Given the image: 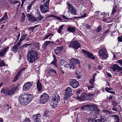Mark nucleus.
<instances>
[{
  "label": "nucleus",
  "instance_id": "f257e3e1",
  "mask_svg": "<svg viewBox=\"0 0 122 122\" xmlns=\"http://www.w3.org/2000/svg\"><path fill=\"white\" fill-rule=\"evenodd\" d=\"M31 46H33L27 55V61L30 63H32L36 61L39 57L38 53L36 50L38 51L40 49V46L37 43H32L31 44Z\"/></svg>",
  "mask_w": 122,
  "mask_h": 122
},
{
  "label": "nucleus",
  "instance_id": "f03ea898",
  "mask_svg": "<svg viewBox=\"0 0 122 122\" xmlns=\"http://www.w3.org/2000/svg\"><path fill=\"white\" fill-rule=\"evenodd\" d=\"M33 97L30 94L25 93L22 94L19 98V100L20 104L23 105H26L32 100Z\"/></svg>",
  "mask_w": 122,
  "mask_h": 122
},
{
  "label": "nucleus",
  "instance_id": "7ed1b4c3",
  "mask_svg": "<svg viewBox=\"0 0 122 122\" xmlns=\"http://www.w3.org/2000/svg\"><path fill=\"white\" fill-rule=\"evenodd\" d=\"M50 0H45L44 3L40 5L41 11L43 13H46L49 11V6Z\"/></svg>",
  "mask_w": 122,
  "mask_h": 122
},
{
  "label": "nucleus",
  "instance_id": "20e7f679",
  "mask_svg": "<svg viewBox=\"0 0 122 122\" xmlns=\"http://www.w3.org/2000/svg\"><path fill=\"white\" fill-rule=\"evenodd\" d=\"M116 62L122 67L117 64H114L111 66V68L114 71L117 70L118 72L122 71V59L118 60Z\"/></svg>",
  "mask_w": 122,
  "mask_h": 122
},
{
  "label": "nucleus",
  "instance_id": "39448f33",
  "mask_svg": "<svg viewBox=\"0 0 122 122\" xmlns=\"http://www.w3.org/2000/svg\"><path fill=\"white\" fill-rule=\"evenodd\" d=\"M49 96L45 93H43L41 95L40 97V103L44 104L48 100Z\"/></svg>",
  "mask_w": 122,
  "mask_h": 122
},
{
  "label": "nucleus",
  "instance_id": "423d86ee",
  "mask_svg": "<svg viewBox=\"0 0 122 122\" xmlns=\"http://www.w3.org/2000/svg\"><path fill=\"white\" fill-rule=\"evenodd\" d=\"M96 75V73H94L93 75L92 78L89 81V84H88L87 86L88 89L89 90H91L92 88H94L95 86L94 85V82L95 78V76Z\"/></svg>",
  "mask_w": 122,
  "mask_h": 122
},
{
  "label": "nucleus",
  "instance_id": "0eeeda50",
  "mask_svg": "<svg viewBox=\"0 0 122 122\" xmlns=\"http://www.w3.org/2000/svg\"><path fill=\"white\" fill-rule=\"evenodd\" d=\"M0 92L2 93H4L6 96H11L13 95L11 89L7 87L2 88Z\"/></svg>",
  "mask_w": 122,
  "mask_h": 122
},
{
  "label": "nucleus",
  "instance_id": "6e6552de",
  "mask_svg": "<svg viewBox=\"0 0 122 122\" xmlns=\"http://www.w3.org/2000/svg\"><path fill=\"white\" fill-rule=\"evenodd\" d=\"M69 46L77 50L81 47V45L78 42L75 41L71 42L69 44Z\"/></svg>",
  "mask_w": 122,
  "mask_h": 122
},
{
  "label": "nucleus",
  "instance_id": "1a4fd4ad",
  "mask_svg": "<svg viewBox=\"0 0 122 122\" xmlns=\"http://www.w3.org/2000/svg\"><path fill=\"white\" fill-rule=\"evenodd\" d=\"M107 52L106 50L105 49H102L98 51L99 55L102 58H105L108 56Z\"/></svg>",
  "mask_w": 122,
  "mask_h": 122
},
{
  "label": "nucleus",
  "instance_id": "9d476101",
  "mask_svg": "<svg viewBox=\"0 0 122 122\" xmlns=\"http://www.w3.org/2000/svg\"><path fill=\"white\" fill-rule=\"evenodd\" d=\"M69 82L70 85L74 88H77L79 86L78 82L75 79H71Z\"/></svg>",
  "mask_w": 122,
  "mask_h": 122
},
{
  "label": "nucleus",
  "instance_id": "9b49d317",
  "mask_svg": "<svg viewBox=\"0 0 122 122\" xmlns=\"http://www.w3.org/2000/svg\"><path fill=\"white\" fill-rule=\"evenodd\" d=\"M32 84V82H29L25 83L23 87V90L25 91L30 90L31 89Z\"/></svg>",
  "mask_w": 122,
  "mask_h": 122
},
{
  "label": "nucleus",
  "instance_id": "f8f14e48",
  "mask_svg": "<svg viewBox=\"0 0 122 122\" xmlns=\"http://www.w3.org/2000/svg\"><path fill=\"white\" fill-rule=\"evenodd\" d=\"M98 117L96 116L93 118H90L88 121V122H103L102 120H103L102 117H100L99 119H97Z\"/></svg>",
  "mask_w": 122,
  "mask_h": 122
},
{
  "label": "nucleus",
  "instance_id": "ddd939ff",
  "mask_svg": "<svg viewBox=\"0 0 122 122\" xmlns=\"http://www.w3.org/2000/svg\"><path fill=\"white\" fill-rule=\"evenodd\" d=\"M81 51L83 53L85 56H87L89 58H91L92 59H95V57L93 56V55L89 52L83 49H82Z\"/></svg>",
  "mask_w": 122,
  "mask_h": 122
},
{
  "label": "nucleus",
  "instance_id": "4468645a",
  "mask_svg": "<svg viewBox=\"0 0 122 122\" xmlns=\"http://www.w3.org/2000/svg\"><path fill=\"white\" fill-rule=\"evenodd\" d=\"M60 97L57 94H55L53 98V104L56 105L60 101Z\"/></svg>",
  "mask_w": 122,
  "mask_h": 122
},
{
  "label": "nucleus",
  "instance_id": "2eb2a0df",
  "mask_svg": "<svg viewBox=\"0 0 122 122\" xmlns=\"http://www.w3.org/2000/svg\"><path fill=\"white\" fill-rule=\"evenodd\" d=\"M25 68H22L21 69L19 72L17 73L16 75L15 76L14 79L13 80V82H15L18 79V77L19 76H21L22 74L23 73L24 71Z\"/></svg>",
  "mask_w": 122,
  "mask_h": 122
},
{
  "label": "nucleus",
  "instance_id": "dca6fc26",
  "mask_svg": "<svg viewBox=\"0 0 122 122\" xmlns=\"http://www.w3.org/2000/svg\"><path fill=\"white\" fill-rule=\"evenodd\" d=\"M63 47V46L57 47L54 49V51L55 53L57 55H59L61 53Z\"/></svg>",
  "mask_w": 122,
  "mask_h": 122
},
{
  "label": "nucleus",
  "instance_id": "f3484780",
  "mask_svg": "<svg viewBox=\"0 0 122 122\" xmlns=\"http://www.w3.org/2000/svg\"><path fill=\"white\" fill-rule=\"evenodd\" d=\"M9 47L6 46L4 47L0 52V56H2L5 55L8 51Z\"/></svg>",
  "mask_w": 122,
  "mask_h": 122
},
{
  "label": "nucleus",
  "instance_id": "a211bd4d",
  "mask_svg": "<svg viewBox=\"0 0 122 122\" xmlns=\"http://www.w3.org/2000/svg\"><path fill=\"white\" fill-rule=\"evenodd\" d=\"M69 61V63H68L67 65H66V66H65V67L70 69H74L75 68L74 63L73 62V61L72 60H70Z\"/></svg>",
  "mask_w": 122,
  "mask_h": 122
},
{
  "label": "nucleus",
  "instance_id": "6ab92c4d",
  "mask_svg": "<svg viewBox=\"0 0 122 122\" xmlns=\"http://www.w3.org/2000/svg\"><path fill=\"white\" fill-rule=\"evenodd\" d=\"M37 88L38 91L40 93L43 91L41 84L40 82V80H38L37 84Z\"/></svg>",
  "mask_w": 122,
  "mask_h": 122
},
{
  "label": "nucleus",
  "instance_id": "aec40b11",
  "mask_svg": "<svg viewBox=\"0 0 122 122\" xmlns=\"http://www.w3.org/2000/svg\"><path fill=\"white\" fill-rule=\"evenodd\" d=\"M26 16L28 18V20L31 22H33L36 21L37 20V19L36 18L32 16L29 14H27Z\"/></svg>",
  "mask_w": 122,
  "mask_h": 122
},
{
  "label": "nucleus",
  "instance_id": "412c9836",
  "mask_svg": "<svg viewBox=\"0 0 122 122\" xmlns=\"http://www.w3.org/2000/svg\"><path fill=\"white\" fill-rule=\"evenodd\" d=\"M21 44L18 42L17 44L13 46L12 47V49L13 51L15 53H16L17 51L19 48L18 46Z\"/></svg>",
  "mask_w": 122,
  "mask_h": 122
},
{
  "label": "nucleus",
  "instance_id": "4be33fe9",
  "mask_svg": "<svg viewBox=\"0 0 122 122\" xmlns=\"http://www.w3.org/2000/svg\"><path fill=\"white\" fill-rule=\"evenodd\" d=\"M36 16L39 20H40L44 18V17L42 16L40 12L38 11L36 13Z\"/></svg>",
  "mask_w": 122,
  "mask_h": 122
},
{
  "label": "nucleus",
  "instance_id": "5701e85b",
  "mask_svg": "<svg viewBox=\"0 0 122 122\" xmlns=\"http://www.w3.org/2000/svg\"><path fill=\"white\" fill-rule=\"evenodd\" d=\"M81 90H78L76 92V95L74 97L75 99L79 100L81 99V97L79 96L81 92Z\"/></svg>",
  "mask_w": 122,
  "mask_h": 122
},
{
  "label": "nucleus",
  "instance_id": "b1692460",
  "mask_svg": "<svg viewBox=\"0 0 122 122\" xmlns=\"http://www.w3.org/2000/svg\"><path fill=\"white\" fill-rule=\"evenodd\" d=\"M93 96L92 94H89L87 95L85 97V98H86L85 99V100H91L92 99L93 97Z\"/></svg>",
  "mask_w": 122,
  "mask_h": 122
},
{
  "label": "nucleus",
  "instance_id": "393cba45",
  "mask_svg": "<svg viewBox=\"0 0 122 122\" xmlns=\"http://www.w3.org/2000/svg\"><path fill=\"white\" fill-rule=\"evenodd\" d=\"M91 107H94V109H93V110H92V111L93 112H95L96 114H99V110L97 108V107L95 105H92L91 106Z\"/></svg>",
  "mask_w": 122,
  "mask_h": 122
},
{
  "label": "nucleus",
  "instance_id": "a878e982",
  "mask_svg": "<svg viewBox=\"0 0 122 122\" xmlns=\"http://www.w3.org/2000/svg\"><path fill=\"white\" fill-rule=\"evenodd\" d=\"M52 114L51 112L47 110L45 111L44 113L45 116L46 117H49L51 116Z\"/></svg>",
  "mask_w": 122,
  "mask_h": 122
},
{
  "label": "nucleus",
  "instance_id": "bb28decb",
  "mask_svg": "<svg viewBox=\"0 0 122 122\" xmlns=\"http://www.w3.org/2000/svg\"><path fill=\"white\" fill-rule=\"evenodd\" d=\"M27 36V35L26 34H23L21 35L19 41L18 42L21 44V42L25 38V37Z\"/></svg>",
  "mask_w": 122,
  "mask_h": 122
},
{
  "label": "nucleus",
  "instance_id": "cd10ccee",
  "mask_svg": "<svg viewBox=\"0 0 122 122\" xmlns=\"http://www.w3.org/2000/svg\"><path fill=\"white\" fill-rule=\"evenodd\" d=\"M65 93L70 95L71 94L72 92L71 89L69 87H68L66 88L65 90Z\"/></svg>",
  "mask_w": 122,
  "mask_h": 122
},
{
  "label": "nucleus",
  "instance_id": "c85d7f7f",
  "mask_svg": "<svg viewBox=\"0 0 122 122\" xmlns=\"http://www.w3.org/2000/svg\"><path fill=\"white\" fill-rule=\"evenodd\" d=\"M105 89L106 91L112 94H115V92L112 91L113 89L112 88L107 87Z\"/></svg>",
  "mask_w": 122,
  "mask_h": 122
},
{
  "label": "nucleus",
  "instance_id": "c756f323",
  "mask_svg": "<svg viewBox=\"0 0 122 122\" xmlns=\"http://www.w3.org/2000/svg\"><path fill=\"white\" fill-rule=\"evenodd\" d=\"M41 117V114H38L35 115H34L32 117L33 120H36L37 118H40Z\"/></svg>",
  "mask_w": 122,
  "mask_h": 122
},
{
  "label": "nucleus",
  "instance_id": "7c9ffc66",
  "mask_svg": "<svg viewBox=\"0 0 122 122\" xmlns=\"http://www.w3.org/2000/svg\"><path fill=\"white\" fill-rule=\"evenodd\" d=\"M8 17L7 13L6 12L5 13V15L4 16L0 19L2 22L4 20H5Z\"/></svg>",
  "mask_w": 122,
  "mask_h": 122
},
{
  "label": "nucleus",
  "instance_id": "2f4dec72",
  "mask_svg": "<svg viewBox=\"0 0 122 122\" xmlns=\"http://www.w3.org/2000/svg\"><path fill=\"white\" fill-rule=\"evenodd\" d=\"M67 30L68 31L70 32L74 33L76 29L74 27H72L70 26L67 29Z\"/></svg>",
  "mask_w": 122,
  "mask_h": 122
},
{
  "label": "nucleus",
  "instance_id": "473e14b6",
  "mask_svg": "<svg viewBox=\"0 0 122 122\" xmlns=\"http://www.w3.org/2000/svg\"><path fill=\"white\" fill-rule=\"evenodd\" d=\"M53 61L51 62V63L53 64L55 66H56V64L57 60L56 56L54 55L53 56Z\"/></svg>",
  "mask_w": 122,
  "mask_h": 122
},
{
  "label": "nucleus",
  "instance_id": "72a5a7b5",
  "mask_svg": "<svg viewBox=\"0 0 122 122\" xmlns=\"http://www.w3.org/2000/svg\"><path fill=\"white\" fill-rule=\"evenodd\" d=\"M91 106L89 105H86L82 107L81 108V109L82 110H85L87 108H89L91 107Z\"/></svg>",
  "mask_w": 122,
  "mask_h": 122
},
{
  "label": "nucleus",
  "instance_id": "f704fd0d",
  "mask_svg": "<svg viewBox=\"0 0 122 122\" xmlns=\"http://www.w3.org/2000/svg\"><path fill=\"white\" fill-rule=\"evenodd\" d=\"M64 26V25H63L60 26L57 30V31L58 33H61L62 30L63 29Z\"/></svg>",
  "mask_w": 122,
  "mask_h": 122
},
{
  "label": "nucleus",
  "instance_id": "c9c22d12",
  "mask_svg": "<svg viewBox=\"0 0 122 122\" xmlns=\"http://www.w3.org/2000/svg\"><path fill=\"white\" fill-rule=\"evenodd\" d=\"M18 87L16 86L14 87L11 89L13 95L15 94V92L18 89Z\"/></svg>",
  "mask_w": 122,
  "mask_h": 122
},
{
  "label": "nucleus",
  "instance_id": "e433bc0d",
  "mask_svg": "<svg viewBox=\"0 0 122 122\" xmlns=\"http://www.w3.org/2000/svg\"><path fill=\"white\" fill-rule=\"evenodd\" d=\"M67 7L68 8V11H70L74 8L73 6L70 3H68L67 4Z\"/></svg>",
  "mask_w": 122,
  "mask_h": 122
},
{
  "label": "nucleus",
  "instance_id": "4c0bfd02",
  "mask_svg": "<svg viewBox=\"0 0 122 122\" xmlns=\"http://www.w3.org/2000/svg\"><path fill=\"white\" fill-rule=\"evenodd\" d=\"M72 60L73 61V62L76 63L77 64H80V61L78 59H76L73 58L72 59Z\"/></svg>",
  "mask_w": 122,
  "mask_h": 122
},
{
  "label": "nucleus",
  "instance_id": "58836bf2",
  "mask_svg": "<svg viewBox=\"0 0 122 122\" xmlns=\"http://www.w3.org/2000/svg\"><path fill=\"white\" fill-rule=\"evenodd\" d=\"M72 14L76 15V10L75 8H73L70 11Z\"/></svg>",
  "mask_w": 122,
  "mask_h": 122
},
{
  "label": "nucleus",
  "instance_id": "ea45409f",
  "mask_svg": "<svg viewBox=\"0 0 122 122\" xmlns=\"http://www.w3.org/2000/svg\"><path fill=\"white\" fill-rule=\"evenodd\" d=\"M53 35V34L51 33H50L45 36L43 39V40L45 41V39H48V38L51 36Z\"/></svg>",
  "mask_w": 122,
  "mask_h": 122
},
{
  "label": "nucleus",
  "instance_id": "a19ab883",
  "mask_svg": "<svg viewBox=\"0 0 122 122\" xmlns=\"http://www.w3.org/2000/svg\"><path fill=\"white\" fill-rule=\"evenodd\" d=\"M51 72H53V73H55L56 74H57V73L55 70L52 69H49L48 70V72L50 73Z\"/></svg>",
  "mask_w": 122,
  "mask_h": 122
},
{
  "label": "nucleus",
  "instance_id": "79ce46f5",
  "mask_svg": "<svg viewBox=\"0 0 122 122\" xmlns=\"http://www.w3.org/2000/svg\"><path fill=\"white\" fill-rule=\"evenodd\" d=\"M71 95L67 94L66 93H65V94L64 95V99L65 100L67 99Z\"/></svg>",
  "mask_w": 122,
  "mask_h": 122
},
{
  "label": "nucleus",
  "instance_id": "37998d69",
  "mask_svg": "<svg viewBox=\"0 0 122 122\" xmlns=\"http://www.w3.org/2000/svg\"><path fill=\"white\" fill-rule=\"evenodd\" d=\"M71 95L67 94L66 93H65V94L64 95V99L65 100L67 99Z\"/></svg>",
  "mask_w": 122,
  "mask_h": 122
},
{
  "label": "nucleus",
  "instance_id": "c03bdc74",
  "mask_svg": "<svg viewBox=\"0 0 122 122\" xmlns=\"http://www.w3.org/2000/svg\"><path fill=\"white\" fill-rule=\"evenodd\" d=\"M117 8V7L115 6H114L113 7V9L112 10V12L111 13L112 15H113L116 12Z\"/></svg>",
  "mask_w": 122,
  "mask_h": 122
},
{
  "label": "nucleus",
  "instance_id": "a18cd8bd",
  "mask_svg": "<svg viewBox=\"0 0 122 122\" xmlns=\"http://www.w3.org/2000/svg\"><path fill=\"white\" fill-rule=\"evenodd\" d=\"M32 5V4L31 3L27 7V12H29L30 9L31 8V7Z\"/></svg>",
  "mask_w": 122,
  "mask_h": 122
},
{
  "label": "nucleus",
  "instance_id": "49530a36",
  "mask_svg": "<svg viewBox=\"0 0 122 122\" xmlns=\"http://www.w3.org/2000/svg\"><path fill=\"white\" fill-rule=\"evenodd\" d=\"M103 112L107 114H109L112 113V112H111L106 110H103Z\"/></svg>",
  "mask_w": 122,
  "mask_h": 122
},
{
  "label": "nucleus",
  "instance_id": "de8ad7c7",
  "mask_svg": "<svg viewBox=\"0 0 122 122\" xmlns=\"http://www.w3.org/2000/svg\"><path fill=\"white\" fill-rule=\"evenodd\" d=\"M22 16V19L21 20L22 21H24L25 20V15L24 13H22L21 14Z\"/></svg>",
  "mask_w": 122,
  "mask_h": 122
},
{
  "label": "nucleus",
  "instance_id": "09e8293b",
  "mask_svg": "<svg viewBox=\"0 0 122 122\" xmlns=\"http://www.w3.org/2000/svg\"><path fill=\"white\" fill-rule=\"evenodd\" d=\"M102 29V27L100 25H99L97 28L96 31L97 32H100Z\"/></svg>",
  "mask_w": 122,
  "mask_h": 122
},
{
  "label": "nucleus",
  "instance_id": "8fccbe9b",
  "mask_svg": "<svg viewBox=\"0 0 122 122\" xmlns=\"http://www.w3.org/2000/svg\"><path fill=\"white\" fill-rule=\"evenodd\" d=\"M23 122H31V121L29 118L26 117L25 120H24Z\"/></svg>",
  "mask_w": 122,
  "mask_h": 122
},
{
  "label": "nucleus",
  "instance_id": "3c124183",
  "mask_svg": "<svg viewBox=\"0 0 122 122\" xmlns=\"http://www.w3.org/2000/svg\"><path fill=\"white\" fill-rule=\"evenodd\" d=\"M5 66V65L4 61H2L0 62V66H1V67Z\"/></svg>",
  "mask_w": 122,
  "mask_h": 122
},
{
  "label": "nucleus",
  "instance_id": "603ef678",
  "mask_svg": "<svg viewBox=\"0 0 122 122\" xmlns=\"http://www.w3.org/2000/svg\"><path fill=\"white\" fill-rule=\"evenodd\" d=\"M76 77L78 78V79H80L81 78V76L80 75L78 74L77 72H76Z\"/></svg>",
  "mask_w": 122,
  "mask_h": 122
},
{
  "label": "nucleus",
  "instance_id": "864d4df0",
  "mask_svg": "<svg viewBox=\"0 0 122 122\" xmlns=\"http://www.w3.org/2000/svg\"><path fill=\"white\" fill-rule=\"evenodd\" d=\"M51 43V42L50 41H46L44 42V43L47 46L48 45V44Z\"/></svg>",
  "mask_w": 122,
  "mask_h": 122
},
{
  "label": "nucleus",
  "instance_id": "5fc2aeb1",
  "mask_svg": "<svg viewBox=\"0 0 122 122\" xmlns=\"http://www.w3.org/2000/svg\"><path fill=\"white\" fill-rule=\"evenodd\" d=\"M110 29H108L106 30L103 33V35H104L105 34H106L108 33L109 32Z\"/></svg>",
  "mask_w": 122,
  "mask_h": 122
},
{
  "label": "nucleus",
  "instance_id": "6e6d98bb",
  "mask_svg": "<svg viewBox=\"0 0 122 122\" xmlns=\"http://www.w3.org/2000/svg\"><path fill=\"white\" fill-rule=\"evenodd\" d=\"M33 120L36 122H40L41 120L40 118H37V119H36V120Z\"/></svg>",
  "mask_w": 122,
  "mask_h": 122
},
{
  "label": "nucleus",
  "instance_id": "4d7b16f0",
  "mask_svg": "<svg viewBox=\"0 0 122 122\" xmlns=\"http://www.w3.org/2000/svg\"><path fill=\"white\" fill-rule=\"evenodd\" d=\"M100 12L99 11H96L95 12V16H98Z\"/></svg>",
  "mask_w": 122,
  "mask_h": 122
},
{
  "label": "nucleus",
  "instance_id": "13d9d810",
  "mask_svg": "<svg viewBox=\"0 0 122 122\" xmlns=\"http://www.w3.org/2000/svg\"><path fill=\"white\" fill-rule=\"evenodd\" d=\"M20 36V33L19 32L18 35L16 36V40L18 41L19 39Z\"/></svg>",
  "mask_w": 122,
  "mask_h": 122
},
{
  "label": "nucleus",
  "instance_id": "bf43d9fd",
  "mask_svg": "<svg viewBox=\"0 0 122 122\" xmlns=\"http://www.w3.org/2000/svg\"><path fill=\"white\" fill-rule=\"evenodd\" d=\"M115 117L117 119V121L115 122H119L118 116L117 115H115Z\"/></svg>",
  "mask_w": 122,
  "mask_h": 122
},
{
  "label": "nucleus",
  "instance_id": "052dcab7",
  "mask_svg": "<svg viewBox=\"0 0 122 122\" xmlns=\"http://www.w3.org/2000/svg\"><path fill=\"white\" fill-rule=\"evenodd\" d=\"M118 41L119 42H121L122 41V39L121 38V37H118Z\"/></svg>",
  "mask_w": 122,
  "mask_h": 122
},
{
  "label": "nucleus",
  "instance_id": "680f3d73",
  "mask_svg": "<svg viewBox=\"0 0 122 122\" xmlns=\"http://www.w3.org/2000/svg\"><path fill=\"white\" fill-rule=\"evenodd\" d=\"M28 30L29 31H30L32 32L34 30L32 27L30 28H28Z\"/></svg>",
  "mask_w": 122,
  "mask_h": 122
},
{
  "label": "nucleus",
  "instance_id": "e2e57ef3",
  "mask_svg": "<svg viewBox=\"0 0 122 122\" xmlns=\"http://www.w3.org/2000/svg\"><path fill=\"white\" fill-rule=\"evenodd\" d=\"M47 46L44 43L42 45V48L44 49H45L46 48Z\"/></svg>",
  "mask_w": 122,
  "mask_h": 122
},
{
  "label": "nucleus",
  "instance_id": "0e129e2a",
  "mask_svg": "<svg viewBox=\"0 0 122 122\" xmlns=\"http://www.w3.org/2000/svg\"><path fill=\"white\" fill-rule=\"evenodd\" d=\"M107 76L108 77H110V78L112 77V76L109 73H107Z\"/></svg>",
  "mask_w": 122,
  "mask_h": 122
},
{
  "label": "nucleus",
  "instance_id": "69168bd1",
  "mask_svg": "<svg viewBox=\"0 0 122 122\" xmlns=\"http://www.w3.org/2000/svg\"><path fill=\"white\" fill-rule=\"evenodd\" d=\"M56 19H57L58 20H62V19L61 18L58 17V16H56Z\"/></svg>",
  "mask_w": 122,
  "mask_h": 122
},
{
  "label": "nucleus",
  "instance_id": "338daca9",
  "mask_svg": "<svg viewBox=\"0 0 122 122\" xmlns=\"http://www.w3.org/2000/svg\"><path fill=\"white\" fill-rule=\"evenodd\" d=\"M26 0H22V3L21 4V6L22 7L23 5V4L25 2V1Z\"/></svg>",
  "mask_w": 122,
  "mask_h": 122
},
{
  "label": "nucleus",
  "instance_id": "774afa93",
  "mask_svg": "<svg viewBox=\"0 0 122 122\" xmlns=\"http://www.w3.org/2000/svg\"><path fill=\"white\" fill-rule=\"evenodd\" d=\"M86 13H84V15H83V16H81V17H79V18H82V17H85L86 16Z\"/></svg>",
  "mask_w": 122,
  "mask_h": 122
}]
</instances>
